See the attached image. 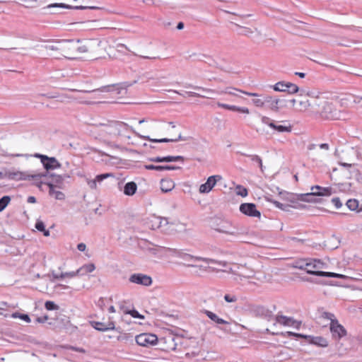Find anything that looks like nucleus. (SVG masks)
Wrapping results in <instances>:
<instances>
[{
	"instance_id": "nucleus-1",
	"label": "nucleus",
	"mask_w": 362,
	"mask_h": 362,
	"mask_svg": "<svg viewBox=\"0 0 362 362\" xmlns=\"http://www.w3.org/2000/svg\"><path fill=\"white\" fill-rule=\"evenodd\" d=\"M322 315L324 318L330 320L329 330L334 340H340L347 334L346 329L339 322L333 313L324 312Z\"/></svg>"
},
{
	"instance_id": "nucleus-2",
	"label": "nucleus",
	"mask_w": 362,
	"mask_h": 362,
	"mask_svg": "<svg viewBox=\"0 0 362 362\" xmlns=\"http://www.w3.org/2000/svg\"><path fill=\"white\" fill-rule=\"evenodd\" d=\"M47 175L48 173H47L30 174L28 172L16 170H8L5 172V177L7 179L15 181L33 180L36 182L42 177H47Z\"/></svg>"
},
{
	"instance_id": "nucleus-3",
	"label": "nucleus",
	"mask_w": 362,
	"mask_h": 362,
	"mask_svg": "<svg viewBox=\"0 0 362 362\" xmlns=\"http://www.w3.org/2000/svg\"><path fill=\"white\" fill-rule=\"evenodd\" d=\"M261 121L263 124L269 127L274 132L290 133L292 131V126L288 121H276L266 116H261Z\"/></svg>"
},
{
	"instance_id": "nucleus-4",
	"label": "nucleus",
	"mask_w": 362,
	"mask_h": 362,
	"mask_svg": "<svg viewBox=\"0 0 362 362\" xmlns=\"http://www.w3.org/2000/svg\"><path fill=\"white\" fill-rule=\"evenodd\" d=\"M103 131L112 136H126L129 129L132 130L127 124L122 122H111L103 125Z\"/></svg>"
},
{
	"instance_id": "nucleus-5",
	"label": "nucleus",
	"mask_w": 362,
	"mask_h": 362,
	"mask_svg": "<svg viewBox=\"0 0 362 362\" xmlns=\"http://www.w3.org/2000/svg\"><path fill=\"white\" fill-rule=\"evenodd\" d=\"M211 227L220 233L233 235H237L239 234L238 230L235 228H233V230H231L232 226L229 221L220 218H213L211 221Z\"/></svg>"
},
{
	"instance_id": "nucleus-6",
	"label": "nucleus",
	"mask_w": 362,
	"mask_h": 362,
	"mask_svg": "<svg viewBox=\"0 0 362 362\" xmlns=\"http://www.w3.org/2000/svg\"><path fill=\"white\" fill-rule=\"evenodd\" d=\"M325 267L326 264L318 259H311L298 267L300 269L305 270L306 273L315 276H318L317 272H324L320 269H325Z\"/></svg>"
},
{
	"instance_id": "nucleus-7",
	"label": "nucleus",
	"mask_w": 362,
	"mask_h": 362,
	"mask_svg": "<svg viewBox=\"0 0 362 362\" xmlns=\"http://www.w3.org/2000/svg\"><path fill=\"white\" fill-rule=\"evenodd\" d=\"M48 173L47 177H42L38 182H36V185L40 187V185L45 184L47 185L49 188L52 187H58L62 188L64 185V177L60 175H56L54 173H49V172H46Z\"/></svg>"
},
{
	"instance_id": "nucleus-8",
	"label": "nucleus",
	"mask_w": 362,
	"mask_h": 362,
	"mask_svg": "<svg viewBox=\"0 0 362 362\" xmlns=\"http://www.w3.org/2000/svg\"><path fill=\"white\" fill-rule=\"evenodd\" d=\"M80 42V40H61L62 55L68 59H75L76 45Z\"/></svg>"
},
{
	"instance_id": "nucleus-9",
	"label": "nucleus",
	"mask_w": 362,
	"mask_h": 362,
	"mask_svg": "<svg viewBox=\"0 0 362 362\" xmlns=\"http://www.w3.org/2000/svg\"><path fill=\"white\" fill-rule=\"evenodd\" d=\"M34 156L40 159L46 172H49L50 170L59 168L62 166L61 163L54 157H49L46 155L40 153H35Z\"/></svg>"
},
{
	"instance_id": "nucleus-10",
	"label": "nucleus",
	"mask_w": 362,
	"mask_h": 362,
	"mask_svg": "<svg viewBox=\"0 0 362 362\" xmlns=\"http://www.w3.org/2000/svg\"><path fill=\"white\" fill-rule=\"evenodd\" d=\"M264 105L272 111L278 112L280 108L285 107L287 100L284 99H279L276 97L264 95Z\"/></svg>"
},
{
	"instance_id": "nucleus-11",
	"label": "nucleus",
	"mask_w": 362,
	"mask_h": 362,
	"mask_svg": "<svg viewBox=\"0 0 362 362\" xmlns=\"http://www.w3.org/2000/svg\"><path fill=\"white\" fill-rule=\"evenodd\" d=\"M135 340L138 345L148 347L156 344L158 337L153 334L142 333L137 335Z\"/></svg>"
},
{
	"instance_id": "nucleus-12",
	"label": "nucleus",
	"mask_w": 362,
	"mask_h": 362,
	"mask_svg": "<svg viewBox=\"0 0 362 362\" xmlns=\"http://www.w3.org/2000/svg\"><path fill=\"white\" fill-rule=\"evenodd\" d=\"M129 281L131 283L148 286L152 284V279L150 276L146 274L136 273L133 274L129 276Z\"/></svg>"
},
{
	"instance_id": "nucleus-13",
	"label": "nucleus",
	"mask_w": 362,
	"mask_h": 362,
	"mask_svg": "<svg viewBox=\"0 0 362 362\" xmlns=\"http://www.w3.org/2000/svg\"><path fill=\"white\" fill-rule=\"evenodd\" d=\"M221 176L218 175H211L209 177L206 182L200 185L199 189V192L202 194L209 193L215 186L216 182L221 180Z\"/></svg>"
},
{
	"instance_id": "nucleus-14",
	"label": "nucleus",
	"mask_w": 362,
	"mask_h": 362,
	"mask_svg": "<svg viewBox=\"0 0 362 362\" xmlns=\"http://www.w3.org/2000/svg\"><path fill=\"white\" fill-rule=\"evenodd\" d=\"M240 211L245 215L251 217H260L261 213L256 209V205L253 203H243L240 206Z\"/></svg>"
},
{
	"instance_id": "nucleus-15",
	"label": "nucleus",
	"mask_w": 362,
	"mask_h": 362,
	"mask_svg": "<svg viewBox=\"0 0 362 362\" xmlns=\"http://www.w3.org/2000/svg\"><path fill=\"white\" fill-rule=\"evenodd\" d=\"M276 323L281 324L284 326L293 327L296 329H299L300 327V322L296 321L291 317H287L283 315H277L275 317Z\"/></svg>"
},
{
	"instance_id": "nucleus-16",
	"label": "nucleus",
	"mask_w": 362,
	"mask_h": 362,
	"mask_svg": "<svg viewBox=\"0 0 362 362\" xmlns=\"http://www.w3.org/2000/svg\"><path fill=\"white\" fill-rule=\"evenodd\" d=\"M338 112L334 108L333 105L327 102L325 103L322 110L321 111V115L327 119H336L338 118Z\"/></svg>"
},
{
	"instance_id": "nucleus-17",
	"label": "nucleus",
	"mask_w": 362,
	"mask_h": 362,
	"mask_svg": "<svg viewBox=\"0 0 362 362\" xmlns=\"http://www.w3.org/2000/svg\"><path fill=\"white\" fill-rule=\"evenodd\" d=\"M183 259L188 262H196L197 261H202L207 264L212 263V264H218L221 266H226L225 262H220V261H216L214 259L194 256V255H192L188 253H187L185 255H183Z\"/></svg>"
},
{
	"instance_id": "nucleus-18",
	"label": "nucleus",
	"mask_w": 362,
	"mask_h": 362,
	"mask_svg": "<svg viewBox=\"0 0 362 362\" xmlns=\"http://www.w3.org/2000/svg\"><path fill=\"white\" fill-rule=\"evenodd\" d=\"M110 321L107 324L104 322H98V321H91L90 322L91 326L98 331L100 332H107L110 330L115 329V325L113 321L110 320V317L109 318Z\"/></svg>"
},
{
	"instance_id": "nucleus-19",
	"label": "nucleus",
	"mask_w": 362,
	"mask_h": 362,
	"mask_svg": "<svg viewBox=\"0 0 362 362\" xmlns=\"http://www.w3.org/2000/svg\"><path fill=\"white\" fill-rule=\"evenodd\" d=\"M54 8H68V9H77V10H83V9H98L99 8L97 6H72L69 4H63V3H54L51 4L45 7L44 8L50 9Z\"/></svg>"
},
{
	"instance_id": "nucleus-20",
	"label": "nucleus",
	"mask_w": 362,
	"mask_h": 362,
	"mask_svg": "<svg viewBox=\"0 0 362 362\" xmlns=\"http://www.w3.org/2000/svg\"><path fill=\"white\" fill-rule=\"evenodd\" d=\"M163 221H165V224H168V221L166 218L153 216L149 223H148V226L152 230H156L163 226Z\"/></svg>"
},
{
	"instance_id": "nucleus-21",
	"label": "nucleus",
	"mask_w": 362,
	"mask_h": 362,
	"mask_svg": "<svg viewBox=\"0 0 362 362\" xmlns=\"http://www.w3.org/2000/svg\"><path fill=\"white\" fill-rule=\"evenodd\" d=\"M144 168L146 170H149L163 171V170H178V169H180L181 168L179 166H175V165H155L150 164V165H145Z\"/></svg>"
},
{
	"instance_id": "nucleus-22",
	"label": "nucleus",
	"mask_w": 362,
	"mask_h": 362,
	"mask_svg": "<svg viewBox=\"0 0 362 362\" xmlns=\"http://www.w3.org/2000/svg\"><path fill=\"white\" fill-rule=\"evenodd\" d=\"M315 196H317L315 191L313 190L309 193L298 194L297 198L298 200L305 202H319L320 199L315 198Z\"/></svg>"
},
{
	"instance_id": "nucleus-23",
	"label": "nucleus",
	"mask_w": 362,
	"mask_h": 362,
	"mask_svg": "<svg viewBox=\"0 0 362 362\" xmlns=\"http://www.w3.org/2000/svg\"><path fill=\"white\" fill-rule=\"evenodd\" d=\"M217 105L220 107H222V108H224L226 110H229L231 111H235V112H239L245 113V114H249V112H250L249 109L247 107H238V106L228 105V104L221 103H218Z\"/></svg>"
},
{
	"instance_id": "nucleus-24",
	"label": "nucleus",
	"mask_w": 362,
	"mask_h": 362,
	"mask_svg": "<svg viewBox=\"0 0 362 362\" xmlns=\"http://www.w3.org/2000/svg\"><path fill=\"white\" fill-rule=\"evenodd\" d=\"M141 138L148 140L153 143H168V142H177L180 140H185L181 134H179L178 137L176 139H168V138H163V139H151L148 136H140Z\"/></svg>"
},
{
	"instance_id": "nucleus-25",
	"label": "nucleus",
	"mask_w": 362,
	"mask_h": 362,
	"mask_svg": "<svg viewBox=\"0 0 362 362\" xmlns=\"http://www.w3.org/2000/svg\"><path fill=\"white\" fill-rule=\"evenodd\" d=\"M307 339H309V341L310 344L320 346V347H327L328 346L327 340L322 337H311L308 336Z\"/></svg>"
},
{
	"instance_id": "nucleus-26",
	"label": "nucleus",
	"mask_w": 362,
	"mask_h": 362,
	"mask_svg": "<svg viewBox=\"0 0 362 362\" xmlns=\"http://www.w3.org/2000/svg\"><path fill=\"white\" fill-rule=\"evenodd\" d=\"M311 190H315L317 196H330L332 194L331 187H322L319 185L313 186Z\"/></svg>"
},
{
	"instance_id": "nucleus-27",
	"label": "nucleus",
	"mask_w": 362,
	"mask_h": 362,
	"mask_svg": "<svg viewBox=\"0 0 362 362\" xmlns=\"http://www.w3.org/2000/svg\"><path fill=\"white\" fill-rule=\"evenodd\" d=\"M239 153H240L242 156L248 157L250 159L252 165L259 167L262 173L264 172V167L263 166L262 158L259 156L249 155L242 152H239Z\"/></svg>"
},
{
	"instance_id": "nucleus-28",
	"label": "nucleus",
	"mask_w": 362,
	"mask_h": 362,
	"mask_svg": "<svg viewBox=\"0 0 362 362\" xmlns=\"http://www.w3.org/2000/svg\"><path fill=\"white\" fill-rule=\"evenodd\" d=\"M235 91H238L248 96H258L257 93H256L247 92L233 87H227L225 90H222L221 93H226L231 95H238L235 93Z\"/></svg>"
},
{
	"instance_id": "nucleus-29",
	"label": "nucleus",
	"mask_w": 362,
	"mask_h": 362,
	"mask_svg": "<svg viewBox=\"0 0 362 362\" xmlns=\"http://www.w3.org/2000/svg\"><path fill=\"white\" fill-rule=\"evenodd\" d=\"M249 310L250 312L255 316L267 315L269 313L268 310L261 305H250Z\"/></svg>"
},
{
	"instance_id": "nucleus-30",
	"label": "nucleus",
	"mask_w": 362,
	"mask_h": 362,
	"mask_svg": "<svg viewBox=\"0 0 362 362\" xmlns=\"http://www.w3.org/2000/svg\"><path fill=\"white\" fill-rule=\"evenodd\" d=\"M137 189V185L134 182H129L124 187V194L127 196L134 195Z\"/></svg>"
},
{
	"instance_id": "nucleus-31",
	"label": "nucleus",
	"mask_w": 362,
	"mask_h": 362,
	"mask_svg": "<svg viewBox=\"0 0 362 362\" xmlns=\"http://www.w3.org/2000/svg\"><path fill=\"white\" fill-rule=\"evenodd\" d=\"M174 187L175 183L170 180L162 179L160 181V189L163 192H170Z\"/></svg>"
},
{
	"instance_id": "nucleus-32",
	"label": "nucleus",
	"mask_w": 362,
	"mask_h": 362,
	"mask_svg": "<svg viewBox=\"0 0 362 362\" xmlns=\"http://www.w3.org/2000/svg\"><path fill=\"white\" fill-rule=\"evenodd\" d=\"M95 269V264L93 263L84 264L77 269V273H79V276L86 275L88 273L93 272Z\"/></svg>"
},
{
	"instance_id": "nucleus-33",
	"label": "nucleus",
	"mask_w": 362,
	"mask_h": 362,
	"mask_svg": "<svg viewBox=\"0 0 362 362\" xmlns=\"http://www.w3.org/2000/svg\"><path fill=\"white\" fill-rule=\"evenodd\" d=\"M49 194L54 197L57 200H64L65 199V194L62 192L57 191L51 186L49 188Z\"/></svg>"
},
{
	"instance_id": "nucleus-34",
	"label": "nucleus",
	"mask_w": 362,
	"mask_h": 362,
	"mask_svg": "<svg viewBox=\"0 0 362 362\" xmlns=\"http://www.w3.org/2000/svg\"><path fill=\"white\" fill-rule=\"evenodd\" d=\"M318 276H324V277H332V278H338V279H346V276L341 274H337L334 272H317Z\"/></svg>"
},
{
	"instance_id": "nucleus-35",
	"label": "nucleus",
	"mask_w": 362,
	"mask_h": 362,
	"mask_svg": "<svg viewBox=\"0 0 362 362\" xmlns=\"http://www.w3.org/2000/svg\"><path fill=\"white\" fill-rule=\"evenodd\" d=\"M272 87L275 91L286 92L287 82L279 81L276 83L275 85H274Z\"/></svg>"
},
{
	"instance_id": "nucleus-36",
	"label": "nucleus",
	"mask_w": 362,
	"mask_h": 362,
	"mask_svg": "<svg viewBox=\"0 0 362 362\" xmlns=\"http://www.w3.org/2000/svg\"><path fill=\"white\" fill-rule=\"evenodd\" d=\"M54 43L56 45H46V46H45V48L46 49L53 50V51H60L62 52V42H61V40H55Z\"/></svg>"
},
{
	"instance_id": "nucleus-37",
	"label": "nucleus",
	"mask_w": 362,
	"mask_h": 362,
	"mask_svg": "<svg viewBox=\"0 0 362 362\" xmlns=\"http://www.w3.org/2000/svg\"><path fill=\"white\" fill-rule=\"evenodd\" d=\"M11 201L9 196H4L0 199V212L4 211Z\"/></svg>"
},
{
	"instance_id": "nucleus-38",
	"label": "nucleus",
	"mask_w": 362,
	"mask_h": 362,
	"mask_svg": "<svg viewBox=\"0 0 362 362\" xmlns=\"http://www.w3.org/2000/svg\"><path fill=\"white\" fill-rule=\"evenodd\" d=\"M235 192L237 195H239L242 197H245L248 194L247 189L245 187L240 185L236 186Z\"/></svg>"
},
{
	"instance_id": "nucleus-39",
	"label": "nucleus",
	"mask_w": 362,
	"mask_h": 362,
	"mask_svg": "<svg viewBox=\"0 0 362 362\" xmlns=\"http://www.w3.org/2000/svg\"><path fill=\"white\" fill-rule=\"evenodd\" d=\"M346 205L347 206V207L351 210V211H354L356 210L358 206V202L355 199H349L346 203Z\"/></svg>"
},
{
	"instance_id": "nucleus-40",
	"label": "nucleus",
	"mask_w": 362,
	"mask_h": 362,
	"mask_svg": "<svg viewBox=\"0 0 362 362\" xmlns=\"http://www.w3.org/2000/svg\"><path fill=\"white\" fill-rule=\"evenodd\" d=\"M299 90V88L294 83L291 82H287V88L286 92L289 94H293L297 93Z\"/></svg>"
},
{
	"instance_id": "nucleus-41",
	"label": "nucleus",
	"mask_w": 362,
	"mask_h": 362,
	"mask_svg": "<svg viewBox=\"0 0 362 362\" xmlns=\"http://www.w3.org/2000/svg\"><path fill=\"white\" fill-rule=\"evenodd\" d=\"M257 97H261V98H254L252 99V103L258 107H262L264 106V95H259L257 93Z\"/></svg>"
},
{
	"instance_id": "nucleus-42",
	"label": "nucleus",
	"mask_w": 362,
	"mask_h": 362,
	"mask_svg": "<svg viewBox=\"0 0 362 362\" xmlns=\"http://www.w3.org/2000/svg\"><path fill=\"white\" fill-rule=\"evenodd\" d=\"M165 162H167V163L175 162V161H182V162H183L184 160H185L184 157L181 156H165Z\"/></svg>"
},
{
	"instance_id": "nucleus-43",
	"label": "nucleus",
	"mask_w": 362,
	"mask_h": 362,
	"mask_svg": "<svg viewBox=\"0 0 362 362\" xmlns=\"http://www.w3.org/2000/svg\"><path fill=\"white\" fill-rule=\"evenodd\" d=\"M166 250L172 252L173 255H175L177 257L182 258L183 259V255H185L187 253L184 252L182 250L172 249V248H165Z\"/></svg>"
},
{
	"instance_id": "nucleus-44",
	"label": "nucleus",
	"mask_w": 362,
	"mask_h": 362,
	"mask_svg": "<svg viewBox=\"0 0 362 362\" xmlns=\"http://www.w3.org/2000/svg\"><path fill=\"white\" fill-rule=\"evenodd\" d=\"M45 307L47 310H55L59 309V306L54 302L50 300L45 302Z\"/></svg>"
},
{
	"instance_id": "nucleus-45",
	"label": "nucleus",
	"mask_w": 362,
	"mask_h": 362,
	"mask_svg": "<svg viewBox=\"0 0 362 362\" xmlns=\"http://www.w3.org/2000/svg\"><path fill=\"white\" fill-rule=\"evenodd\" d=\"M88 51V48L86 45H81L80 42H78V45H76V54L86 53Z\"/></svg>"
},
{
	"instance_id": "nucleus-46",
	"label": "nucleus",
	"mask_w": 362,
	"mask_h": 362,
	"mask_svg": "<svg viewBox=\"0 0 362 362\" xmlns=\"http://www.w3.org/2000/svg\"><path fill=\"white\" fill-rule=\"evenodd\" d=\"M204 313L211 320L214 321V322H216V321L218 320L219 317L213 312L205 310Z\"/></svg>"
},
{
	"instance_id": "nucleus-47",
	"label": "nucleus",
	"mask_w": 362,
	"mask_h": 362,
	"mask_svg": "<svg viewBox=\"0 0 362 362\" xmlns=\"http://www.w3.org/2000/svg\"><path fill=\"white\" fill-rule=\"evenodd\" d=\"M113 177V175L112 173H103V174H100V175H98L96 177H95V180L98 182H101L102 181H103L105 179L107 178V177Z\"/></svg>"
},
{
	"instance_id": "nucleus-48",
	"label": "nucleus",
	"mask_w": 362,
	"mask_h": 362,
	"mask_svg": "<svg viewBox=\"0 0 362 362\" xmlns=\"http://www.w3.org/2000/svg\"><path fill=\"white\" fill-rule=\"evenodd\" d=\"M76 276H79V273H77V270L74 272H62L60 274L61 278H65V277H69L73 278Z\"/></svg>"
},
{
	"instance_id": "nucleus-49",
	"label": "nucleus",
	"mask_w": 362,
	"mask_h": 362,
	"mask_svg": "<svg viewBox=\"0 0 362 362\" xmlns=\"http://www.w3.org/2000/svg\"><path fill=\"white\" fill-rule=\"evenodd\" d=\"M126 313L129 314L131 316H132L134 318L144 319V316L141 315L137 310H136L134 309L128 310Z\"/></svg>"
},
{
	"instance_id": "nucleus-50",
	"label": "nucleus",
	"mask_w": 362,
	"mask_h": 362,
	"mask_svg": "<svg viewBox=\"0 0 362 362\" xmlns=\"http://www.w3.org/2000/svg\"><path fill=\"white\" fill-rule=\"evenodd\" d=\"M235 25L241 30V31L239 32V33L241 35H249L250 34L252 33V31L249 28L242 27L238 24H235Z\"/></svg>"
},
{
	"instance_id": "nucleus-51",
	"label": "nucleus",
	"mask_w": 362,
	"mask_h": 362,
	"mask_svg": "<svg viewBox=\"0 0 362 362\" xmlns=\"http://www.w3.org/2000/svg\"><path fill=\"white\" fill-rule=\"evenodd\" d=\"M35 228L38 231H40V232L44 231L45 229V223L42 221L37 220L35 223Z\"/></svg>"
},
{
	"instance_id": "nucleus-52",
	"label": "nucleus",
	"mask_w": 362,
	"mask_h": 362,
	"mask_svg": "<svg viewBox=\"0 0 362 362\" xmlns=\"http://www.w3.org/2000/svg\"><path fill=\"white\" fill-rule=\"evenodd\" d=\"M10 308H14L15 307L9 305L6 302L0 301V310H1V311H6Z\"/></svg>"
},
{
	"instance_id": "nucleus-53",
	"label": "nucleus",
	"mask_w": 362,
	"mask_h": 362,
	"mask_svg": "<svg viewBox=\"0 0 362 362\" xmlns=\"http://www.w3.org/2000/svg\"><path fill=\"white\" fill-rule=\"evenodd\" d=\"M224 300L228 303H233L237 301V297L234 295L226 294L224 296Z\"/></svg>"
},
{
	"instance_id": "nucleus-54",
	"label": "nucleus",
	"mask_w": 362,
	"mask_h": 362,
	"mask_svg": "<svg viewBox=\"0 0 362 362\" xmlns=\"http://www.w3.org/2000/svg\"><path fill=\"white\" fill-rule=\"evenodd\" d=\"M148 160L153 163H163L165 162V156L160 157V156H156V157H152L149 158Z\"/></svg>"
},
{
	"instance_id": "nucleus-55",
	"label": "nucleus",
	"mask_w": 362,
	"mask_h": 362,
	"mask_svg": "<svg viewBox=\"0 0 362 362\" xmlns=\"http://www.w3.org/2000/svg\"><path fill=\"white\" fill-rule=\"evenodd\" d=\"M0 315H3L5 317H11L13 318H20L21 313L16 312L10 315L9 313H4L3 312H0Z\"/></svg>"
},
{
	"instance_id": "nucleus-56",
	"label": "nucleus",
	"mask_w": 362,
	"mask_h": 362,
	"mask_svg": "<svg viewBox=\"0 0 362 362\" xmlns=\"http://www.w3.org/2000/svg\"><path fill=\"white\" fill-rule=\"evenodd\" d=\"M332 202L337 209H339L342 206V203L339 197H334L332 199Z\"/></svg>"
},
{
	"instance_id": "nucleus-57",
	"label": "nucleus",
	"mask_w": 362,
	"mask_h": 362,
	"mask_svg": "<svg viewBox=\"0 0 362 362\" xmlns=\"http://www.w3.org/2000/svg\"><path fill=\"white\" fill-rule=\"evenodd\" d=\"M97 181L95 180V179L94 180H87V183H88V185L89 186V187L90 189H96L97 187Z\"/></svg>"
},
{
	"instance_id": "nucleus-58",
	"label": "nucleus",
	"mask_w": 362,
	"mask_h": 362,
	"mask_svg": "<svg viewBox=\"0 0 362 362\" xmlns=\"http://www.w3.org/2000/svg\"><path fill=\"white\" fill-rule=\"evenodd\" d=\"M287 334H288V336H294V337H296L304 338V339H307V337H308V335H305V334H303L295 333V332H288Z\"/></svg>"
},
{
	"instance_id": "nucleus-59",
	"label": "nucleus",
	"mask_w": 362,
	"mask_h": 362,
	"mask_svg": "<svg viewBox=\"0 0 362 362\" xmlns=\"http://www.w3.org/2000/svg\"><path fill=\"white\" fill-rule=\"evenodd\" d=\"M48 320H49V317L47 315H44V316H42V317H37L36 318V322H38V323H44V322H45Z\"/></svg>"
},
{
	"instance_id": "nucleus-60",
	"label": "nucleus",
	"mask_w": 362,
	"mask_h": 362,
	"mask_svg": "<svg viewBox=\"0 0 362 362\" xmlns=\"http://www.w3.org/2000/svg\"><path fill=\"white\" fill-rule=\"evenodd\" d=\"M272 202L274 203V204L279 209H283V210H286V207L287 206H285L284 204L280 203L278 201H272Z\"/></svg>"
},
{
	"instance_id": "nucleus-61",
	"label": "nucleus",
	"mask_w": 362,
	"mask_h": 362,
	"mask_svg": "<svg viewBox=\"0 0 362 362\" xmlns=\"http://www.w3.org/2000/svg\"><path fill=\"white\" fill-rule=\"evenodd\" d=\"M64 321V319L60 318L59 317H57L55 318L52 319L50 322H49V325H55L58 321Z\"/></svg>"
},
{
	"instance_id": "nucleus-62",
	"label": "nucleus",
	"mask_w": 362,
	"mask_h": 362,
	"mask_svg": "<svg viewBox=\"0 0 362 362\" xmlns=\"http://www.w3.org/2000/svg\"><path fill=\"white\" fill-rule=\"evenodd\" d=\"M20 319L25 321L26 322H30L31 321L29 315L27 314H21Z\"/></svg>"
},
{
	"instance_id": "nucleus-63",
	"label": "nucleus",
	"mask_w": 362,
	"mask_h": 362,
	"mask_svg": "<svg viewBox=\"0 0 362 362\" xmlns=\"http://www.w3.org/2000/svg\"><path fill=\"white\" fill-rule=\"evenodd\" d=\"M98 306H99L101 309L105 306V300L103 298H100L97 302Z\"/></svg>"
},
{
	"instance_id": "nucleus-64",
	"label": "nucleus",
	"mask_w": 362,
	"mask_h": 362,
	"mask_svg": "<svg viewBox=\"0 0 362 362\" xmlns=\"http://www.w3.org/2000/svg\"><path fill=\"white\" fill-rule=\"evenodd\" d=\"M77 249L81 251V252H84L86 249V244L81 243H79L77 245Z\"/></svg>"
}]
</instances>
